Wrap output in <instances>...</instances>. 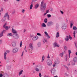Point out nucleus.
Returning <instances> with one entry per match:
<instances>
[{
	"instance_id": "nucleus-1",
	"label": "nucleus",
	"mask_w": 77,
	"mask_h": 77,
	"mask_svg": "<svg viewBox=\"0 0 77 77\" xmlns=\"http://www.w3.org/2000/svg\"><path fill=\"white\" fill-rule=\"evenodd\" d=\"M40 8L42 12H44L46 9V3L45 1L43 0L41 2Z\"/></svg>"
},
{
	"instance_id": "nucleus-2",
	"label": "nucleus",
	"mask_w": 77,
	"mask_h": 77,
	"mask_svg": "<svg viewBox=\"0 0 77 77\" xmlns=\"http://www.w3.org/2000/svg\"><path fill=\"white\" fill-rule=\"evenodd\" d=\"M35 70L37 72H39V71H41L42 69V67L41 66L38 65L35 67Z\"/></svg>"
},
{
	"instance_id": "nucleus-3",
	"label": "nucleus",
	"mask_w": 77,
	"mask_h": 77,
	"mask_svg": "<svg viewBox=\"0 0 77 77\" xmlns=\"http://www.w3.org/2000/svg\"><path fill=\"white\" fill-rule=\"evenodd\" d=\"M47 65L49 66H51L53 65V61L50 60H48L46 61Z\"/></svg>"
},
{
	"instance_id": "nucleus-4",
	"label": "nucleus",
	"mask_w": 77,
	"mask_h": 77,
	"mask_svg": "<svg viewBox=\"0 0 77 77\" xmlns=\"http://www.w3.org/2000/svg\"><path fill=\"white\" fill-rule=\"evenodd\" d=\"M29 47L30 48L29 50V51H32V50H33V44L32 43H30L29 45Z\"/></svg>"
},
{
	"instance_id": "nucleus-5",
	"label": "nucleus",
	"mask_w": 77,
	"mask_h": 77,
	"mask_svg": "<svg viewBox=\"0 0 77 77\" xmlns=\"http://www.w3.org/2000/svg\"><path fill=\"white\" fill-rule=\"evenodd\" d=\"M18 48H15L13 49V53H17V52H18Z\"/></svg>"
},
{
	"instance_id": "nucleus-6",
	"label": "nucleus",
	"mask_w": 77,
	"mask_h": 77,
	"mask_svg": "<svg viewBox=\"0 0 77 77\" xmlns=\"http://www.w3.org/2000/svg\"><path fill=\"white\" fill-rule=\"evenodd\" d=\"M66 27H67L66 24L64 23L62 25L61 27L63 30H65L66 29Z\"/></svg>"
},
{
	"instance_id": "nucleus-7",
	"label": "nucleus",
	"mask_w": 77,
	"mask_h": 77,
	"mask_svg": "<svg viewBox=\"0 0 77 77\" xmlns=\"http://www.w3.org/2000/svg\"><path fill=\"white\" fill-rule=\"evenodd\" d=\"M13 37L14 39H18L19 38V35L17 33L15 35L13 34Z\"/></svg>"
},
{
	"instance_id": "nucleus-8",
	"label": "nucleus",
	"mask_w": 77,
	"mask_h": 77,
	"mask_svg": "<svg viewBox=\"0 0 77 77\" xmlns=\"http://www.w3.org/2000/svg\"><path fill=\"white\" fill-rule=\"evenodd\" d=\"M53 24H54V23L52 21H50L47 24L48 26H53Z\"/></svg>"
},
{
	"instance_id": "nucleus-9",
	"label": "nucleus",
	"mask_w": 77,
	"mask_h": 77,
	"mask_svg": "<svg viewBox=\"0 0 77 77\" xmlns=\"http://www.w3.org/2000/svg\"><path fill=\"white\" fill-rule=\"evenodd\" d=\"M38 38H39L38 37V36L36 35L35 37H33L32 38V40H33V41H36V40H38Z\"/></svg>"
},
{
	"instance_id": "nucleus-10",
	"label": "nucleus",
	"mask_w": 77,
	"mask_h": 77,
	"mask_svg": "<svg viewBox=\"0 0 77 77\" xmlns=\"http://www.w3.org/2000/svg\"><path fill=\"white\" fill-rule=\"evenodd\" d=\"M11 31L15 35L17 34V32L16 30L14 28H12L11 29Z\"/></svg>"
},
{
	"instance_id": "nucleus-11",
	"label": "nucleus",
	"mask_w": 77,
	"mask_h": 77,
	"mask_svg": "<svg viewBox=\"0 0 77 77\" xmlns=\"http://www.w3.org/2000/svg\"><path fill=\"white\" fill-rule=\"evenodd\" d=\"M60 63V61L57 59H55V61L54 62V63L55 64H59Z\"/></svg>"
},
{
	"instance_id": "nucleus-12",
	"label": "nucleus",
	"mask_w": 77,
	"mask_h": 77,
	"mask_svg": "<svg viewBox=\"0 0 77 77\" xmlns=\"http://www.w3.org/2000/svg\"><path fill=\"white\" fill-rule=\"evenodd\" d=\"M11 44L12 45V46L14 47H15L16 45H17V44H16V43L14 41L12 42Z\"/></svg>"
},
{
	"instance_id": "nucleus-13",
	"label": "nucleus",
	"mask_w": 77,
	"mask_h": 77,
	"mask_svg": "<svg viewBox=\"0 0 77 77\" xmlns=\"http://www.w3.org/2000/svg\"><path fill=\"white\" fill-rule=\"evenodd\" d=\"M45 34L46 35V36H47L48 39H50V37L49 36L48 34V33L47 32L45 31Z\"/></svg>"
},
{
	"instance_id": "nucleus-14",
	"label": "nucleus",
	"mask_w": 77,
	"mask_h": 77,
	"mask_svg": "<svg viewBox=\"0 0 77 77\" xmlns=\"http://www.w3.org/2000/svg\"><path fill=\"white\" fill-rule=\"evenodd\" d=\"M55 72H56V69H52L51 71V73L52 74H53V75H54Z\"/></svg>"
},
{
	"instance_id": "nucleus-15",
	"label": "nucleus",
	"mask_w": 77,
	"mask_h": 77,
	"mask_svg": "<svg viewBox=\"0 0 77 77\" xmlns=\"http://www.w3.org/2000/svg\"><path fill=\"white\" fill-rule=\"evenodd\" d=\"M39 4L37 3L35 5V6L34 7V8H35V9H38V7H39Z\"/></svg>"
},
{
	"instance_id": "nucleus-16",
	"label": "nucleus",
	"mask_w": 77,
	"mask_h": 77,
	"mask_svg": "<svg viewBox=\"0 0 77 77\" xmlns=\"http://www.w3.org/2000/svg\"><path fill=\"white\" fill-rule=\"evenodd\" d=\"M54 47H59L60 46V45L59 44H57V43H54Z\"/></svg>"
},
{
	"instance_id": "nucleus-17",
	"label": "nucleus",
	"mask_w": 77,
	"mask_h": 77,
	"mask_svg": "<svg viewBox=\"0 0 77 77\" xmlns=\"http://www.w3.org/2000/svg\"><path fill=\"white\" fill-rule=\"evenodd\" d=\"M6 55H7V53L6 52H5L4 53V57L5 60H6L7 57H6Z\"/></svg>"
},
{
	"instance_id": "nucleus-18",
	"label": "nucleus",
	"mask_w": 77,
	"mask_h": 77,
	"mask_svg": "<svg viewBox=\"0 0 77 77\" xmlns=\"http://www.w3.org/2000/svg\"><path fill=\"white\" fill-rule=\"evenodd\" d=\"M74 25V22L73 21H71L70 22V28H72V26Z\"/></svg>"
},
{
	"instance_id": "nucleus-19",
	"label": "nucleus",
	"mask_w": 77,
	"mask_h": 77,
	"mask_svg": "<svg viewBox=\"0 0 77 77\" xmlns=\"http://www.w3.org/2000/svg\"><path fill=\"white\" fill-rule=\"evenodd\" d=\"M7 36H9V37H10V36H12V33H8L7 34Z\"/></svg>"
},
{
	"instance_id": "nucleus-20",
	"label": "nucleus",
	"mask_w": 77,
	"mask_h": 77,
	"mask_svg": "<svg viewBox=\"0 0 77 77\" xmlns=\"http://www.w3.org/2000/svg\"><path fill=\"white\" fill-rule=\"evenodd\" d=\"M23 70H22L20 71L19 73V76H20L22 74V73H23Z\"/></svg>"
},
{
	"instance_id": "nucleus-21",
	"label": "nucleus",
	"mask_w": 77,
	"mask_h": 77,
	"mask_svg": "<svg viewBox=\"0 0 77 77\" xmlns=\"http://www.w3.org/2000/svg\"><path fill=\"white\" fill-rule=\"evenodd\" d=\"M65 39L66 41H69V36H66Z\"/></svg>"
},
{
	"instance_id": "nucleus-22",
	"label": "nucleus",
	"mask_w": 77,
	"mask_h": 77,
	"mask_svg": "<svg viewBox=\"0 0 77 77\" xmlns=\"http://www.w3.org/2000/svg\"><path fill=\"white\" fill-rule=\"evenodd\" d=\"M73 61L75 62H77V57H76L73 58Z\"/></svg>"
},
{
	"instance_id": "nucleus-23",
	"label": "nucleus",
	"mask_w": 77,
	"mask_h": 77,
	"mask_svg": "<svg viewBox=\"0 0 77 77\" xmlns=\"http://www.w3.org/2000/svg\"><path fill=\"white\" fill-rule=\"evenodd\" d=\"M43 43L45 44V42H47V39L45 38H44L43 40Z\"/></svg>"
},
{
	"instance_id": "nucleus-24",
	"label": "nucleus",
	"mask_w": 77,
	"mask_h": 77,
	"mask_svg": "<svg viewBox=\"0 0 77 77\" xmlns=\"http://www.w3.org/2000/svg\"><path fill=\"white\" fill-rule=\"evenodd\" d=\"M59 32H58L56 34V38H59Z\"/></svg>"
},
{
	"instance_id": "nucleus-25",
	"label": "nucleus",
	"mask_w": 77,
	"mask_h": 77,
	"mask_svg": "<svg viewBox=\"0 0 77 77\" xmlns=\"http://www.w3.org/2000/svg\"><path fill=\"white\" fill-rule=\"evenodd\" d=\"M75 62L74 61H72L71 63L72 65H75Z\"/></svg>"
},
{
	"instance_id": "nucleus-26",
	"label": "nucleus",
	"mask_w": 77,
	"mask_h": 77,
	"mask_svg": "<svg viewBox=\"0 0 77 77\" xmlns=\"http://www.w3.org/2000/svg\"><path fill=\"white\" fill-rule=\"evenodd\" d=\"M38 47H41V43L40 42H39L38 43Z\"/></svg>"
},
{
	"instance_id": "nucleus-27",
	"label": "nucleus",
	"mask_w": 77,
	"mask_h": 77,
	"mask_svg": "<svg viewBox=\"0 0 77 77\" xmlns=\"http://www.w3.org/2000/svg\"><path fill=\"white\" fill-rule=\"evenodd\" d=\"M67 49V47L66 46H65L64 48V52H65L66 51V50Z\"/></svg>"
},
{
	"instance_id": "nucleus-28",
	"label": "nucleus",
	"mask_w": 77,
	"mask_h": 77,
	"mask_svg": "<svg viewBox=\"0 0 77 77\" xmlns=\"http://www.w3.org/2000/svg\"><path fill=\"white\" fill-rule=\"evenodd\" d=\"M77 31H75L73 32V36L74 38H75V33H77Z\"/></svg>"
},
{
	"instance_id": "nucleus-29",
	"label": "nucleus",
	"mask_w": 77,
	"mask_h": 77,
	"mask_svg": "<svg viewBox=\"0 0 77 77\" xmlns=\"http://www.w3.org/2000/svg\"><path fill=\"white\" fill-rule=\"evenodd\" d=\"M42 27H46V25H45V24L44 23H43L42 24Z\"/></svg>"
},
{
	"instance_id": "nucleus-30",
	"label": "nucleus",
	"mask_w": 77,
	"mask_h": 77,
	"mask_svg": "<svg viewBox=\"0 0 77 77\" xmlns=\"http://www.w3.org/2000/svg\"><path fill=\"white\" fill-rule=\"evenodd\" d=\"M5 20H6V18L4 17L3 18L2 20V22H5Z\"/></svg>"
},
{
	"instance_id": "nucleus-31",
	"label": "nucleus",
	"mask_w": 77,
	"mask_h": 77,
	"mask_svg": "<svg viewBox=\"0 0 77 77\" xmlns=\"http://www.w3.org/2000/svg\"><path fill=\"white\" fill-rule=\"evenodd\" d=\"M45 59V56H43L42 57V62H43Z\"/></svg>"
},
{
	"instance_id": "nucleus-32",
	"label": "nucleus",
	"mask_w": 77,
	"mask_h": 77,
	"mask_svg": "<svg viewBox=\"0 0 77 77\" xmlns=\"http://www.w3.org/2000/svg\"><path fill=\"white\" fill-rule=\"evenodd\" d=\"M73 29L74 30H77V27L75 26H73Z\"/></svg>"
},
{
	"instance_id": "nucleus-33",
	"label": "nucleus",
	"mask_w": 77,
	"mask_h": 77,
	"mask_svg": "<svg viewBox=\"0 0 77 77\" xmlns=\"http://www.w3.org/2000/svg\"><path fill=\"white\" fill-rule=\"evenodd\" d=\"M64 53L63 52L62 53H61L60 54V56L61 57H63V55Z\"/></svg>"
},
{
	"instance_id": "nucleus-34",
	"label": "nucleus",
	"mask_w": 77,
	"mask_h": 77,
	"mask_svg": "<svg viewBox=\"0 0 77 77\" xmlns=\"http://www.w3.org/2000/svg\"><path fill=\"white\" fill-rule=\"evenodd\" d=\"M68 53H69V56H70V54L71 53V51L70 50H69Z\"/></svg>"
},
{
	"instance_id": "nucleus-35",
	"label": "nucleus",
	"mask_w": 77,
	"mask_h": 77,
	"mask_svg": "<svg viewBox=\"0 0 77 77\" xmlns=\"http://www.w3.org/2000/svg\"><path fill=\"white\" fill-rule=\"evenodd\" d=\"M47 21H48L47 19L46 18L44 20V23H47Z\"/></svg>"
},
{
	"instance_id": "nucleus-36",
	"label": "nucleus",
	"mask_w": 77,
	"mask_h": 77,
	"mask_svg": "<svg viewBox=\"0 0 77 77\" xmlns=\"http://www.w3.org/2000/svg\"><path fill=\"white\" fill-rule=\"evenodd\" d=\"M7 20H10V16H9V15H8L7 16Z\"/></svg>"
},
{
	"instance_id": "nucleus-37",
	"label": "nucleus",
	"mask_w": 77,
	"mask_h": 77,
	"mask_svg": "<svg viewBox=\"0 0 77 77\" xmlns=\"http://www.w3.org/2000/svg\"><path fill=\"white\" fill-rule=\"evenodd\" d=\"M66 56H67V58H68V59H69L70 56H69V55L67 54V55H66Z\"/></svg>"
},
{
	"instance_id": "nucleus-38",
	"label": "nucleus",
	"mask_w": 77,
	"mask_h": 77,
	"mask_svg": "<svg viewBox=\"0 0 77 77\" xmlns=\"http://www.w3.org/2000/svg\"><path fill=\"white\" fill-rule=\"evenodd\" d=\"M3 36V33L2 32H1L0 34V37H2Z\"/></svg>"
},
{
	"instance_id": "nucleus-39",
	"label": "nucleus",
	"mask_w": 77,
	"mask_h": 77,
	"mask_svg": "<svg viewBox=\"0 0 77 77\" xmlns=\"http://www.w3.org/2000/svg\"><path fill=\"white\" fill-rule=\"evenodd\" d=\"M33 8V5L32 4H31L30 5V9H32V8Z\"/></svg>"
},
{
	"instance_id": "nucleus-40",
	"label": "nucleus",
	"mask_w": 77,
	"mask_h": 77,
	"mask_svg": "<svg viewBox=\"0 0 77 77\" xmlns=\"http://www.w3.org/2000/svg\"><path fill=\"white\" fill-rule=\"evenodd\" d=\"M8 15V13H6L4 15V17H6Z\"/></svg>"
},
{
	"instance_id": "nucleus-41",
	"label": "nucleus",
	"mask_w": 77,
	"mask_h": 77,
	"mask_svg": "<svg viewBox=\"0 0 77 77\" xmlns=\"http://www.w3.org/2000/svg\"><path fill=\"white\" fill-rule=\"evenodd\" d=\"M20 47H22V41H21L20 42Z\"/></svg>"
},
{
	"instance_id": "nucleus-42",
	"label": "nucleus",
	"mask_w": 77,
	"mask_h": 77,
	"mask_svg": "<svg viewBox=\"0 0 77 77\" xmlns=\"http://www.w3.org/2000/svg\"><path fill=\"white\" fill-rule=\"evenodd\" d=\"M47 17L48 18H50V17H51V14H48V15Z\"/></svg>"
},
{
	"instance_id": "nucleus-43",
	"label": "nucleus",
	"mask_w": 77,
	"mask_h": 77,
	"mask_svg": "<svg viewBox=\"0 0 77 77\" xmlns=\"http://www.w3.org/2000/svg\"><path fill=\"white\" fill-rule=\"evenodd\" d=\"M10 28H9V27L8 26H6L5 27V29H6V30H8Z\"/></svg>"
},
{
	"instance_id": "nucleus-44",
	"label": "nucleus",
	"mask_w": 77,
	"mask_h": 77,
	"mask_svg": "<svg viewBox=\"0 0 77 77\" xmlns=\"http://www.w3.org/2000/svg\"><path fill=\"white\" fill-rule=\"evenodd\" d=\"M7 24V23H5V24L3 26V28H5V27H6V26Z\"/></svg>"
},
{
	"instance_id": "nucleus-45",
	"label": "nucleus",
	"mask_w": 77,
	"mask_h": 77,
	"mask_svg": "<svg viewBox=\"0 0 77 77\" xmlns=\"http://www.w3.org/2000/svg\"><path fill=\"white\" fill-rule=\"evenodd\" d=\"M26 46H25V47L24 48V50L26 52H27V49H26Z\"/></svg>"
},
{
	"instance_id": "nucleus-46",
	"label": "nucleus",
	"mask_w": 77,
	"mask_h": 77,
	"mask_svg": "<svg viewBox=\"0 0 77 77\" xmlns=\"http://www.w3.org/2000/svg\"><path fill=\"white\" fill-rule=\"evenodd\" d=\"M75 47H76V48H77V42H75Z\"/></svg>"
},
{
	"instance_id": "nucleus-47",
	"label": "nucleus",
	"mask_w": 77,
	"mask_h": 77,
	"mask_svg": "<svg viewBox=\"0 0 77 77\" xmlns=\"http://www.w3.org/2000/svg\"><path fill=\"white\" fill-rule=\"evenodd\" d=\"M3 42V40L2 39L0 40V45L2 44V42Z\"/></svg>"
},
{
	"instance_id": "nucleus-48",
	"label": "nucleus",
	"mask_w": 77,
	"mask_h": 77,
	"mask_svg": "<svg viewBox=\"0 0 77 77\" xmlns=\"http://www.w3.org/2000/svg\"><path fill=\"white\" fill-rule=\"evenodd\" d=\"M25 11H26L24 9H22V13H24V12H25Z\"/></svg>"
},
{
	"instance_id": "nucleus-49",
	"label": "nucleus",
	"mask_w": 77,
	"mask_h": 77,
	"mask_svg": "<svg viewBox=\"0 0 77 77\" xmlns=\"http://www.w3.org/2000/svg\"><path fill=\"white\" fill-rule=\"evenodd\" d=\"M37 35H38V36H42L41 34L39 33H37Z\"/></svg>"
},
{
	"instance_id": "nucleus-50",
	"label": "nucleus",
	"mask_w": 77,
	"mask_h": 77,
	"mask_svg": "<svg viewBox=\"0 0 77 77\" xmlns=\"http://www.w3.org/2000/svg\"><path fill=\"white\" fill-rule=\"evenodd\" d=\"M49 12H50V11L49 10H46V12L47 14V13H49Z\"/></svg>"
},
{
	"instance_id": "nucleus-51",
	"label": "nucleus",
	"mask_w": 77,
	"mask_h": 77,
	"mask_svg": "<svg viewBox=\"0 0 77 77\" xmlns=\"http://www.w3.org/2000/svg\"><path fill=\"white\" fill-rule=\"evenodd\" d=\"M65 67L66 68L67 70H69V68H68V67L66 66H65Z\"/></svg>"
},
{
	"instance_id": "nucleus-52",
	"label": "nucleus",
	"mask_w": 77,
	"mask_h": 77,
	"mask_svg": "<svg viewBox=\"0 0 77 77\" xmlns=\"http://www.w3.org/2000/svg\"><path fill=\"white\" fill-rule=\"evenodd\" d=\"M47 59H50V57L49 54H48V56L47 57Z\"/></svg>"
},
{
	"instance_id": "nucleus-53",
	"label": "nucleus",
	"mask_w": 77,
	"mask_h": 77,
	"mask_svg": "<svg viewBox=\"0 0 77 77\" xmlns=\"http://www.w3.org/2000/svg\"><path fill=\"white\" fill-rule=\"evenodd\" d=\"M69 39H70V40H71V39H72V37H71V36H69Z\"/></svg>"
},
{
	"instance_id": "nucleus-54",
	"label": "nucleus",
	"mask_w": 77,
	"mask_h": 77,
	"mask_svg": "<svg viewBox=\"0 0 77 77\" xmlns=\"http://www.w3.org/2000/svg\"><path fill=\"white\" fill-rule=\"evenodd\" d=\"M50 11H52L53 10V8H50Z\"/></svg>"
},
{
	"instance_id": "nucleus-55",
	"label": "nucleus",
	"mask_w": 77,
	"mask_h": 77,
	"mask_svg": "<svg viewBox=\"0 0 77 77\" xmlns=\"http://www.w3.org/2000/svg\"><path fill=\"white\" fill-rule=\"evenodd\" d=\"M39 76L40 77H42V75H41V73H39Z\"/></svg>"
},
{
	"instance_id": "nucleus-56",
	"label": "nucleus",
	"mask_w": 77,
	"mask_h": 77,
	"mask_svg": "<svg viewBox=\"0 0 77 77\" xmlns=\"http://www.w3.org/2000/svg\"><path fill=\"white\" fill-rule=\"evenodd\" d=\"M5 32H6V30H4L3 31L2 33H5Z\"/></svg>"
},
{
	"instance_id": "nucleus-57",
	"label": "nucleus",
	"mask_w": 77,
	"mask_h": 77,
	"mask_svg": "<svg viewBox=\"0 0 77 77\" xmlns=\"http://www.w3.org/2000/svg\"><path fill=\"white\" fill-rule=\"evenodd\" d=\"M3 77V74H2L0 73V77Z\"/></svg>"
},
{
	"instance_id": "nucleus-58",
	"label": "nucleus",
	"mask_w": 77,
	"mask_h": 77,
	"mask_svg": "<svg viewBox=\"0 0 77 77\" xmlns=\"http://www.w3.org/2000/svg\"><path fill=\"white\" fill-rule=\"evenodd\" d=\"M69 58H67V56H66V61H67L68 60V59Z\"/></svg>"
},
{
	"instance_id": "nucleus-59",
	"label": "nucleus",
	"mask_w": 77,
	"mask_h": 77,
	"mask_svg": "<svg viewBox=\"0 0 77 77\" xmlns=\"http://www.w3.org/2000/svg\"><path fill=\"white\" fill-rule=\"evenodd\" d=\"M60 12L62 14H63V11H60Z\"/></svg>"
},
{
	"instance_id": "nucleus-60",
	"label": "nucleus",
	"mask_w": 77,
	"mask_h": 77,
	"mask_svg": "<svg viewBox=\"0 0 77 77\" xmlns=\"http://www.w3.org/2000/svg\"><path fill=\"white\" fill-rule=\"evenodd\" d=\"M6 75H8V74H7L6 73H5L4 77H5V76H6Z\"/></svg>"
},
{
	"instance_id": "nucleus-61",
	"label": "nucleus",
	"mask_w": 77,
	"mask_h": 77,
	"mask_svg": "<svg viewBox=\"0 0 77 77\" xmlns=\"http://www.w3.org/2000/svg\"><path fill=\"white\" fill-rule=\"evenodd\" d=\"M6 52H7V53H9V52H10V51H9V50H7L6 51Z\"/></svg>"
},
{
	"instance_id": "nucleus-62",
	"label": "nucleus",
	"mask_w": 77,
	"mask_h": 77,
	"mask_svg": "<svg viewBox=\"0 0 77 77\" xmlns=\"http://www.w3.org/2000/svg\"><path fill=\"white\" fill-rule=\"evenodd\" d=\"M23 54H24V51H23L22 52V54L21 55V56H23Z\"/></svg>"
},
{
	"instance_id": "nucleus-63",
	"label": "nucleus",
	"mask_w": 77,
	"mask_h": 77,
	"mask_svg": "<svg viewBox=\"0 0 77 77\" xmlns=\"http://www.w3.org/2000/svg\"><path fill=\"white\" fill-rule=\"evenodd\" d=\"M36 1H37V0H32L33 2H36Z\"/></svg>"
},
{
	"instance_id": "nucleus-64",
	"label": "nucleus",
	"mask_w": 77,
	"mask_h": 77,
	"mask_svg": "<svg viewBox=\"0 0 77 77\" xmlns=\"http://www.w3.org/2000/svg\"><path fill=\"white\" fill-rule=\"evenodd\" d=\"M44 77H48V75H44Z\"/></svg>"
}]
</instances>
